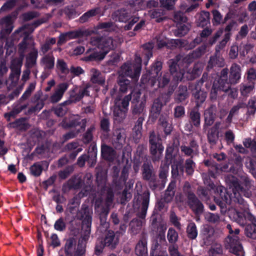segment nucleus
I'll return each instance as SVG.
<instances>
[{"instance_id":"nucleus-31","label":"nucleus","mask_w":256,"mask_h":256,"mask_svg":"<svg viewBox=\"0 0 256 256\" xmlns=\"http://www.w3.org/2000/svg\"><path fill=\"white\" fill-rule=\"evenodd\" d=\"M42 166H46V168H48V162L44 160L34 163L30 168L31 175L35 177L39 176L42 174L43 170Z\"/></svg>"},{"instance_id":"nucleus-12","label":"nucleus","mask_w":256,"mask_h":256,"mask_svg":"<svg viewBox=\"0 0 256 256\" xmlns=\"http://www.w3.org/2000/svg\"><path fill=\"white\" fill-rule=\"evenodd\" d=\"M74 237H70L66 240L64 246V256H82L85 254L86 250Z\"/></svg>"},{"instance_id":"nucleus-18","label":"nucleus","mask_w":256,"mask_h":256,"mask_svg":"<svg viewBox=\"0 0 256 256\" xmlns=\"http://www.w3.org/2000/svg\"><path fill=\"white\" fill-rule=\"evenodd\" d=\"M238 228H234V234L232 236H228L229 240L230 250L237 256H244V252L240 242V238L238 235L240 233Z\"/></svg>"},{"instance_id":"nucleus-57","label":"nucleus","mask_w":256,"mask_h":256,"mask_svg":"<svg viewBox=\"0 0 256 256\" xmlns=\"http://www.w3.org/2000/svg\"><path fill=\"white\" fill-rule=\"evenodd\" d=\"M220 90L223 91L222 88H220V84L218 82V84L214 82L212 88L210 95V98L212 101L214 102L216 100L218 92Z\"/></svg>"},{"instance_id":"nucleus-5","label":"nucleus","mask_w":256,"mask_h":256,"mask_svg":"<svg viewBox=\"0 0 256 256\" xmlns=\"http://www.w3.org/2000/svg\"><path fill=\"white\" fill-rule=\"evenodd\" d=\"M65 220L68 224V230L74 236H77L82 227L83 216L82 208L78 210L76 206H70L64 211Z\"/></svg>"},{"instance_id":"nucleus-23","label":"nucleus","mask_w":256,"mask_h":256,"mask_svg":"<svg viewBox=\"0 0 256 256\" xmlns=\"http://www.w3.org/2000/svg\"><path fill=\"white\" fill-rule=\"evenodd\" d=\"M214 228L208 224L203 226L200 231V236L205 245L210 244L214 240Z\"/></svg>"},{"instance_id":"nucleus-16","label":"nucleus","mask_w":256,"mask_h":256,"mask_svg":"<svg viewBox=\"0 0 256 256\" xmlns=\"http://www.w3.org/2000/svg\"><path fill=\"white\" fill-rule=\"evenodd\" d=\"M188 120L184 124V129L186 132H192L194 131V128H200L201 114L198 110L194 108L188 112Z\"/></svg>"},{"instance_id":"nucleus-13","label":"nucleus","mask_w":256,"mask_h":256,"mask_svg":"<svg viewBox=\"0 0 256 256\" xmlns=\"http://www.w3.org/2000/svg\"><path fill=\"white\" fill-rule=\"evenodd\" d=\"M141 93L136 92L131 96L130 112L133 118H137L138 116L145 115L144 110L146 107V100L144 98L140 99Z\"/></svg>"},{"instance_id":"nucleus-21","label":"nucleus","mask_w":256,"mask_h":256,"mask_svg":"<svg viewBox=\"0 0 256 256\" xmlns=\"http://www.w3.org/2000/svg\"><path fill=\"white\" fill-rule=\"evenodd\" d=\"M245 218L250 223L246 226L244 234L247 237L256 240V217L250 212H247Z\"/></svg>"},{"instance_id":"nucleus-45","label":"nucleus","mask_w":256,"mask_h":256,"mask_svg":"<svg viewBox=\"0 0 256 256\" xmlns=\"http://www.w3.org/2000/svg\"><path fill=\"white\" fill-rule=\"evenodd\" d=\"M142 220L138 218H134L130 221V226L133 234H138L142 226Z\"/></svg>"},{"instance_id":"nucleus-40","label":"nucleus","mask_w":256,"mask_h":256,"mask_svg":"<svg viewBox=\"0 0 256 256\" xmlns=\"http://www.w3.org/2000/svg\"><path fill=\"white\" fill-rule=\"evenodd\" d=\"M207 94L206 92L202 90H196L192 93V96L196 102V106L199 107L205 101Z\"/></svg>"},{"instance_id":"nucleus-46","label":"nucleus","mask_w":256,"mask_h":256,"mask_svg":"<svg viewBox=\"0 0 256 256\" xmlns=\"http://www.w3.org/2000/svg\"><path fill=\"white\" fill-rule=\"evenodd\" d=\"M67 222L65 220V216L59 218L54 222V228L55 230L64 232L66 230Z\"/></svg>"},{"instance_id":"nucleus-42","label":"nucleus","mask_w":256,"mask_h":256,"mask_svg":"<svg viewBox=\"0 0 256 256\" xmlns=\"http://www.w3.org/2000/svg\"><path fill=\"white\" fill-rule=\"evenodd\" d=\"M91 72L92 73L90 78L92 82L100 85H102L104 84L105 80L102 76V74L96 68H92Z\"/></svg>"},{"instance_id":"nucleus-62","label":"nucleus","mask_w":256,"mask_h":256,"mask_svg":"<svg viewBox=\"0 0 256 256\" xmlns=\"http://www.w3.org/2000/svg\"><path fill=\"white\" fill-rule=\"evenodd\" d=\"M184 166L185 170L187 174L191 175L193 174L194 172L195 163L191 158H190L186 160Z\"/></svg>"},{"instance_id":"nucleus-33","label":"nucleus","mask_w":256,"mask_h":256,"mask_svg":"<svg viewBox=\"0 0 256 256\" xmlns=\"http://www.w3.org/2000/svg\"><path fill=\"white\" fill-rule=\"evenodd\" d=\"M196 26L204 28L210 24V14L208 12L202 11L198 16L196 20Z\"/></svg>"},{"instance_id":"nucleus-61","label":"nucleus","mask_w":256,"mask_h":256,"mask_svg":"<svg viewBox=\"0 0 256 256\" xmlns=\"http://www.w3.org/2000/svg\"><path fill=\"white\" fill-rule=\"evenodd\" d=\"M86 31L82 30H76L73 31H70L66 32L67 37H68V40L82 38L85 35Z\"/></svg>"},{"instance_id":"nucleus-28","label":"nucleus","mask_w":256,"mask_h":256,"mask_svg":"<svg viewBox=\"0 0 256 256\" xmlns=\"http://www.w3.org/2000/svg\"><path fill=\"white\" fill-rule=\"evenodd\" d=\"M216 108L211 106L204 112V122L203 126L204 130L211 126L214 122L216 118Z\"/></svg>"},{"instance_id":"nucleus-43","label":"nucleus","mask_w":256,"mask_h":256,"mask_svg":"<svg viewBox=\"0 0 256 256\" xmlns=\"http://www.w3.org/2000/svg\"><path fill=\"white\" fill-rule=\"evenodd\" d=\"M188 237L190 240H195L198 234L196 226L194 222H190L186 228Z\"/></svg>"},{"instance_id":"nucleus-50","label":"nucleus","mask_w":256,"mask_h":256,"mask_svg":"<svg viewBox=\"0 0 256 256\" xmlns=\"http://www.w3.org/2000/svg\"><path fill=\"white\" fill-rule=\"evenodd\" d=\"M231 35V33H226L224 34V38L216 46L215 52L216 54H220V50L225 48L227 42L230 39Z\"/></svg>"},{"instance_id":"nucleus-32","label":"nucleus","mask_w":256,"mask_h":256,"mask_svg":"<svg viewBox=\"0 0 256 256\" xmlns=\"http://www.w3.org/2000/svg\"><path fill=\"white\" fill-rule=\"evenodd\" d=\"M166 242V238L164 236H160L159 242L158 240H155L152 242L151 246L150 254H157L167 252L166 250H164L161 246L160 243Z\"/></svg>"},{"instance_id":"nucleus-54","label":"nucleus","mask_w":256,"mask_h":256,"mask_svg":"<svg viewBox=\"0 0 256 256\" xmlns=\"http://www.w3.org/2000/svg\"><path fill=\"white\" fill-rule=\"evenodd\" d=\"M178 233L172 228H170L168 230L167 234V238L170 243L172 244H175L178 240Z\"/></svg>"},{"instance_id":"nucleus-14","label":"nucleus","mask_w":256,"mask_h":256,"mask_svg":"<svg viewBox=\"0 0 256 256\" xmlns=\"http://www.w3.org/2000/svg\"><path fill=\"white\" fill-rule=\"evenodd\" d=\"M140 66H135L132 63L124 62L120 68V76L122 77H129L132 80L136 82L140 76Z\"/></svg>"},{"instance_id":"nucleus-24","label":"nucleus","mask_w":256,"mask_h":256,"mask_svg":"<svg viewBox=\"0 0 256 256\" xmlns=\"http://www.w3.org/2000/svg\"><path fill=\"white\" fill-rule=\"evenodd\" d=\"M189 92L186 86L180 84L174 94V100L176 103H186L188 98Z\"/></svg>"},{"instance_id":"nucleus-10","label":"nucleus","mask_w":256,"mask_h":256,"mask_svg":"<svg viewBox=\"0 0 256 256\" xmlns=\"http://www.w3.org/2000/svg\"><path fill=\"white\" fill-rule=\"evenodd\" d=\"M142 177L143 180L148 182V186L152 191L158 190L156 180V171L150 161H144L142 168Z\"/></svg>"},{"instance_id":"nucleus-47","label":"nucleus","mask_w":256,"mask_h":256,"mask_svg":"<svg viewBox=\"0 0 256 256\" xmlns=\"http://www.w3.org/2000/svg\"><path fill=\"white\" fill-rule=\"evenodd\" d=\"M254 86L248 83H242L240 85V90L243 96H248L252 91Z\"/></svg>"},{"instance_id":"nucleus-29","label":"nucleus","mask_w":256,"mask_h":256,"mask_svg":"<svg viewBox=\"0 0 256 256\" xmlns=\"http://www.w3.org/2000/svg\"><path fill=\"white\" fill-rule=\"evenodd\" d=\"M135 253L138 256H146L148 255L147 238L142 235L135 247Z\"/></svg>"},{"instance_id":"nucleus-63","label":"nucleus","mask_w":256,"mask_h":256,"mask_svg":"<svg viewBox=\"0 0 256 256\" xmlns=\"http://www.w3.org/2000/svg\"><path fill=\"white\" fill-rule=\"evenodd\" d=\"M185 116V108L184 106H177L174 110V116L175 118L180 119Z\"/></svg>"},{"instance_id":"nucleus-44","label":"nucleus","mask_w":256,"mask_h":256,"mask_svg":"<svg viewBox=\"0 0 256 256\" xmlns=\"http://www.w3.org/2000/svg\"><path fill=\"white\" fill-rule=\"evenodd\" d=\"M38 56V52L36 49L34 48L26 58V64L28 67L32 68L36 64Z\"/></svg>"},{"instance_id":"nucleus-34","label":"nucleus","mask_w":256,"mask_h":256,"mask_svg":"<svg viewBox=\"0 0 256 256\" xmlns=\"http://www.w3.org/2000/svg\"><path fill=\"white\" fill-rule=\"evenodd\" d=\"M88 50L84 56L81 58V60L86 62H98L102 60L104 57L100 52L94 51L89 53Z\"/></svg>"},{"instance_id":"nucleus-2","label":"nucleus","mask_w":256,"mask_h":256,"mask_svg":"<svg viewBox=\"0 0 256 256\" xmlns=\"http://www.w3.org/2000/svg\"><path fill=\"white\" fill-rule=\"evenodd\" d=\"M170 72L161 73L156 77V86L158 88H164L170 82L171 76L176 82L192 80L199 76L201 72L198 64H195L192 68H188V64H184V60H180L178 56L174 58L170 59L168 62Z\"/></svg>"},{"instance_id":"nucleus-58","label":"nucleus","mask_w":256,"mask_h":256,"mask_svg":"<svg viewBox=\"0 0 256 256\" xmlns=\"http://www.w3.org/2000/svg\"><path fill=\"white\" fill-rule=\"evenodd\" d=\"M147 152V145L146 144H139L136 150V156H138L139 158H146V160L147 159L146 152Z\"/></svg>"},{"instance_id":"nucleus-51","label":"nucleus","mask_w":256,"mask_h":256,"mask_svg":"<svg viewBox=\"0 0 256 256\" xmlns=\"http://www.w3.org/2000/svg\"><path fill=\"white\" fill-rule=\"evenodd\" d=\"M144 52L143 54L144 57V64L146 66L148 64L150 58L152 56V46L150 44H146L144 45Z\"/></svg>"},{"instance_id":"nucleus-15","label":"nucleus","mask_w":256,"mask_h":256,"mask_svg":"<svg viewBox=\"0 0 256 256\" xmlns=\"http://www.w3.org/2000/svg\"><path fill=\"white\" fill-rule=\"evenodd\" d=\"M131 98V95L128 94L125 96L122 100H116L114 109V115L115 117L121 120L125 118Z\"/></svg>"},{"instance_id":"nucleus-9","label":"nucleus","mask_w":256,"mask_h":256,"mask_svg":"<svg viewBox=\"0 0 256 256\" xmlns=\"http://www.w3.org/2000/svg\"><path fill=\"white\" fill-rule=\"evenodd\" d=\"M162 62L160 60H156L151 66L150 68L141 78V83L147 88L153 87L156 84V77L161 72Z\"/></svg>"},{"instance_id":"nucleus-25","label":"nucleus","mask_w":256,"mask_h":256,"mask_svg":"<svg viewBox=\"0 0 256 256\" xmlns=\"http://www.w3.org/2000/svg\"><path fill=\"white\" fill-rule=\"evenodd\" d=\"M116 155V151L112 146L104 144L101 145V156L102 159L108 162H113Z\"/></svg>"},{"instance_id":"nucleus-37","label":"nucleus","mask_w":256,"mask_h":256,"mask_svg":"<svg viewBox=\"0 0 256 256\" xmlns=\"http://www.w3.org/2000/svg\"><path fill=\"white\" fill-rule=\"evenodd\" d=\"M54 60L52 54H48L42 58L40 62L44 66L45 70H52L54 68Z\"/></svg>"},{"instance_id":"nucleus-35","label":"nucleus","mask_w":256,"mask_h":256,"mask_svg":"<svg viewBox=\"0 0 256 256\" xmlns=\"http://www.w3.org/2000/svg\"><path fill=\"white\" fill-rule=\"evenodd\" d=\"M176 188V182L172 180L169 184L166 190H165L164 200L165 202L168 203L170 202L175 194Z\"/></svg>"},{"instance_id":"nucleus-3","label":"nucleus","mask_w":256,"mask_h":256,"mask_svg":"<svg viewBox=\"0 0 256 256\" xmlns=\"http://www.w3.org/2000/svg\"><path fill=\"white\" fill-rule=\"evenodd\" d=\"M241 67L236 64H232L230 72L228 68H223L220 72L218 83L223 91H226L232 84L240 82L241 78Z\"/></svg>"},{"instance_id":"nucleus-22","label":"nucleus","mask_w":256,"mask_h":256,"mask_svg":"<svg viewBox=\"0 0 256 256\" xmlns=\"http://www.w3.org/2000/svg\"><path fill=\"white\" fill-rule=\"evenodd\" d=\"M220 122H216L208 132L207 140L211 146H215L218 142L220 134Z\"/></svg>"},{"instance_id":"nucleus-6","label":"nucleus","mask_w":256,"mask_h":256,"mask_svg":"<svg viewBox=\"0 0 256 256\" xmlns=\"http://www.w3.org/2000/svg\"><path fill=\"white\" fill-rule=\"evenodd\" d=\"M183 192L187 198L188 206L196 216H200L204 212V208L202 202L192 192L188 182H186L183 187Z\"/></svg>"},{"instance_id":"nucleus-56","label":"nucleus","mask_w":256,"mask_h":256,"mask_svg":"<svg viewBox=\"0 0 256 256\" xmlns=\"http://www.w3.org/2000/svg\"><path fill=\"white\" fill-rule=\"evenodd\" d=\"M189 31V28L184 24H180L176 30L174 34L178 37H182L187 34Z\"/></svg>"},{"instance_id":"nucleus-64","label":"nucleus","mask_w":256,"mask_h":256,"mask_svg":"<svg viewBox=\"0 0 256 256\" xmlns=\"http://www.w3.org/2000/svg\"><path fill=\"white\" fill-rule=\"evenodd\" d=\"M70 189L78 190L82 188V182L80 179L72 178L68 182Z\"/></svg>"},{"instance_id":"nucleus-11","label":"nucleus","mask_w":256,"mask_h":256,"mask_svg":"<svg viewBox=\"0 0 256 256\" xmlns=\"http://www.w3.org/2000/svg\"><path fill=\"white\" fill-rule=\"evenodd\" d=\"M90 87V85L89 84H83L80 86H75L70 91L68 99L62 102V104L70 105L76 104L82 100L84 96H90V92L88 90Z\"/></svg>"},{"instance_id":"nucleus-8","label":"nucleus","mask_w":256,"mask_h":256,"mask_svg":"<svg viewBox=\"0 0 256 256\" xmlns=\"http://www.w3.org/2000/svg\"><path fill=\"white\" fill-rule=\"evenodd\" d=\"M82 212L84 216H82L84 217V218L82 220V227L80 230H82L80 236L78 241L86 249L91 232L92 216L88 206H82Z\"/></svg>"},{"instance_id":"nucleus-41","label":"nucleus","mask_w":256,"mask_h":256,"mask_svg":"<svg viewBox=\"0 0 256 256\" xmlns=\"http://www.w3.org/2000/svg\"><path fill=\"white\" fill-rule=\"evenodd\" d=\"M11 124L13 128H18L22 131H26L30 128V124L26 122L24 118L16 119Z\"/></svg>"},{"instance_id":"nucleus-30","label":"nucleus","mask_w":256,"mask_h":256,"mask_svg":"<svg viewBox=\"0 0 256 256\" xmlns=\"http://www.w3.org/2000/svg\"><path fill=\"white\" fill-rule=\"evenodd\" d=\"M112 16L116 21L122 22H126L132 18L130 13L125 8L118 10L114 12Z\"/></svg>"},{"instance_id":"nucleus-7","label":"nucleus","mask_w":256,"mask_h":256,"mask_svg":"<svg viewBox=\"0 0 256 256\" xmlns=\"http://www.w3.org/2000/svg\"><path fill=\"white\" fill-rule=\"evenodd\" d=\"M161 138L156 135L154 131H150L148 137L149 150L151 155L152 161L155 163L158 162L162 157L164 146L162 145Z\"/></svg>"},{"instance_id":"nucleus-26","label":"nucleus","mask_w":256,"mask_h":256,"mask_svg":"<svg viewBox=\"0 0 256 256\" xmlns=\"http://www.w3.org/2000/svg\"><path fill=\"white\" fill-rule=\"evenodd\" d=\"M150 192L148 190L144 191L142 196V206L140 212L138 214V218L144 220L146 216L150 202Z\"/></svg>"},{"instance_id":"nucleus-27","label":"nucleus","mask_w":256,"mask_h":256,"mask_svg":"<svg viewBox=\"0 0 256 256\" xmlns=\"http://www.w3.org/2000/svg\"><path fill=\"white\" fill-rule=\"evenodd\" d=\"M126 142V135L120 130H116L112 138V144L117 150H121Z\"/></svg>"},{"instance_id":"nucleus-49","label":"nucleus","mask_w":256,"mask_h":256,"mask_svg":"<svg viewBox=\"0 0 256 256\" xmlns=\"http://www.w3.org/2000/svg\"><path fill=\"white\" fill-rule=\"evenodd\" d=\"M246 79L248 83L255 85L256 81V70L252 68L248 69L246 73Z\"/></svg>"},{"instance_id":"nucleus-48","label":"nucleus","mask_w":256,"mask_h":256,"mask_svg":"<svg viewBox=\"0 0 256 256\" xmlns=\"http://www.w3.org/2000/svg\"><path fill=\"white\" fill-rule=\"evenodd\" d=\"M206 48V44H202L190 53L189 56L192 58H198L204 54Z\"/></svg>"},{"instance_id":"nucleus-1","label":"nucleus","mask_w":256,"mask_h":256,"mask_svg":"<svg viewBox=\"0 0 256 256\" xmlns=\"http://www.w3.org/2000/svg\"><path fill=\"white\" fill-rule=\"evenodd\" d=\"M226 182L230 191L232 192L230 194L224 187L218 186L214 196V202L221 208H224L226 204H230L232 202L243 204L244 200L242 196L246 198L251 196V182L248 178H245L242 181H239L237 178L228 175L226 178Z\"/></svg>"},{"instance_id":"nucleus-60","label":"nucleus","mask_w":256,"mask_h":256,"mask_svg":"<svg viewBox=\"0 0 256 256\" xmlns=\"http://www.w3.org/2000/svg\"><path fill=\"white\" fill-rule=\"evenodd\" d=\"M94 129V126H91L88 128L86 132L84 134L82 141L84 144H88L92 141L93 138L92 132Z\"/></svg>"},{"instance_id":"nucleus-20","label":"nucleus","mask_w":256,"mask_h":256,"mask_svg":"<svg viewBox=\"0 0 256 256\" xmlns=\"http://www.w3.org/2000/svg\"><path fill=\"white\" fill-rule=\"evenodd\" d=\"M86 118L81 119L80 118H71L68 121L64 120L62 122V126L66 129L76 128L80 126L77 130H80V132L84 131L86 125Z\"/></svg>"},{"instance_id":"nucleus-4","label":"nucleus","mask_w":256,"mask_h":256,"mask_svg":"<svg viewBox=\"0 0 256 256\" xmlns=\"http://www.w3.org/2000/svg\"><path fill=\"white\" fill-rule=\"evenodd\" d=\"M163 104L160 98L155 99L154 101L150 112V118L152 122H154L160 116L158 124L164 129V132L166 136L171 134L172 130V124L168 122V116L166 114H161Z\"/></svg>"},{"instance_id":"nucleus-17","label":"nucleus","mask_w":256,"mask_h":256,"mask_svg":"<svg viewBox=\"0 0 256 256\" xmlns=\"http://www.w3.org/2000/svg\"><path fill=\"white\" fill-rule=\"evenodd\" d=\"M92 43L101 50L100 52L104 57L114 48L113 40L110 38L100 36H93L92 38Z\"/></svg>"},{"instance_id":"nucleus-36","label":"nucleus","mask_w":256,"mask_h":256,"mask_svg":"<svg viewBox=\"0 0 256 256\" xmlns=\"http://www.w3.org/2000/svg\"><path fill=\"white\" fill-rule=\"evenodd\" d=\"M101 12V8L99 7L88 10L79 18V21L80 23H84L88 22L90 18L99 15Z\"/></svg>"},{"instance_id":"nucleus-53","label":"nucleus","mask_w":256,"mask_h":256,"mask_svg":"<svg viewBox=\"0 0 256 256\" xmlns=\"http://www.w3.org/2000/svg\"><path fill=\"white\" fill-rule=\"evenodd\" d=\"M118 84L120 86V91L122 92H126L130 86V80L126 78L120 76L118 80Z\"/></svg>"},{"instance_id":"nucleus-59","label":"nucleus","mask_w":256,"mask_h":256,"mask_svg":"<svg viewBox=\"0 0 256 256\" xmlns=\"http://www.w3.org/2000/svg\"><path fill=\"white\" fill-rule=\"evenodd\" d=\"M213 18L212 19V22L214 26H218L222 24V16L220 12L216 10H214L212 11Z\"/></svg>"},{"instance_id":"nucleus-52","label":"nucleus","mask_w":256,"mask_h":256,"mask_svg":"<svg viewBox=\"0 0 256 256\" xmlns=\"http://www.w3.org/2000/svg\"><path fill=\"white\" fill-rule=\"evenodd\" d=\"M243 144L245 148H250L251 152L256 156V140L246 138L244 140Z\"/></svg>"},{"instance_id":"nucleus-55","label":"nucleus","mask_w":256,"mask_h":256,"mask_svg":"<svg viewBox=\"0 0 256 256\" xmlns=\"http://www.w3.org/2000/svg\"><path fill=\"white\" fill-rule=\"evenodd\" d=\"M92 151L90 152V155H88V163L90 167H94L96 162L97 148L94 146L92 147Z\"/></svg>"},{"instance_id":"nucleus-39","label":"nucleus","mask_w":256,"mask_h":256,"mask_svg":"<svg viewBox=\"0 0 256 256\" xmlns=\"http://www.w3.org/2000/svg\"><path fill=\"white\" fill-rule=\"evenodd\" d=\"M220 54L214 53V54L210 57L208 66L211 68L214 66L222 67L224 65V60L220 56Z\"/></svg>"},{"instance_id":"nucleus-38","label":"nucleus","mask_w":256,"mask_h":256,"mask_svg":"<svg viewBox=\"0 0 256 256\" xmlns=\"http://www.w3.org/2000/svg\"><path fill=\"white\" fill-rule=\"evenodd\" d=\"M168 176V170L164 168H160L158 174L159 178L160 180H158L157 178V176H156V183L158 185V190H162L164 188Z\"/></svg>"},{"instance_id":"nucleus-19","label":"nucleus","mask_w":256,"mask_h":256,"mask_svg":"<svg viewBox=\"0 0 256 256\" xmlns=\"http://www.w3.org/2000/svg\"><path fill=\"white\" fill-rule=\"evenodd\" d=\"M104 230L106 232L104 238L101 240L104 244L111 250L116 248L119 243L120 238L112 230Z\"/></svg>"}]
</instances>
